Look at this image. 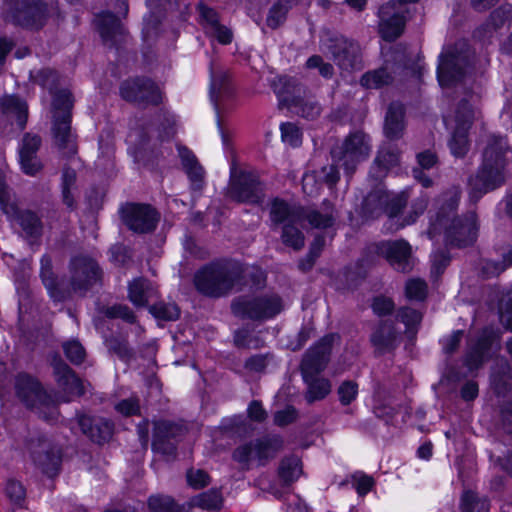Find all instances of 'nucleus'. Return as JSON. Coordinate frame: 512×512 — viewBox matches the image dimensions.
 I'll return each mask as SVG.
<instances>
[{"instance_id":"1","label":"nucleus","mask_w":512,"mask_h":512,"mask_svg":"<svg viewBox=\"0 0 512 512\" xmlns=\"http://www.w3.org/2000/svg\"><path fill=\"white\" fill-rule=\"evenodd\" d=\"M461 191L452 188L444 192L436 200V212L431 217L427 234L430 239L444 233L447 245L457 248L472 245L477 239L478 222L475 212L470 211L463 216H457Z\"/></svg>"},{"instance_id":"2","label":"nucleus","mask_w":512,"mask_h":512,"mask_svg":"<svg viewBox=\"0 0 512 512\" xmlns=\"http://www.w3.org/2000/svg\"><path fill=\"white\" fill-rule=\"evenodd\" d=\"M196 290L210 298H221L245 286V266L232 259H219L202 266L194 275Z\"/></svg>"},{"instance_id":"3","label":"nucleus","mask_w":512,"mask_h":512,"mask_svg":"<svg viewBox=\"0 0 512 512\" xmlns=\"http://www.w3.org/2000/svg\"><path fill=\"white\" fill-rule=\"evenodd\" d=\"M508 150L506 137H488L483 152V163L477 173L469 179V195L472 201H478L484 194L504 184Z\"/></svg>"},{"instance_id":"4","label":"nucleus","mask_w":512,"mask_h":512,"mask_svg":"<svg viewBox=\"0 0 512 512\" xmlns=\"http://www.w3.org/2000/svg\"><path fill=\"white\" fill-rule=\"evenodd\" d=\"M73 96L68 90H59L52 97V133L58 149L65 157L77 153L76 135L72 132Z\"/></svg>"},{"instance_id":"5","label":"nucleus","mask_w":512,"mask_h":512,"mask_svg":"<svg viewBox=\"0 0 512 512\" xmlns=\"http://www.w3.org/2000/svg\"><path fill=\"white\" fill-rule=\"evenodd\" d=\"M283 310V299L277 293L241 295L231 302V311L234 316L255 322L273 319Z\"/></svg>"},{"instance_id":"6","label":"nucleus","mask_w":512,"mask_h":512,"mask_svg":"<svg viewBox=\"0 0 512 512\" xmlns=\"http://www.w3.org/2000/svg\"><path fill=\"white\" fill-rule=\"evenodd\" d=\"M15 392L27 408L36 411L46 422L53 423L57 420L59 413L55 401L36 378L27 373L18 374Z\"/></svg>"},{"instance_id":"7","label":"nucleus","mask_w":512,"mask_h":512,"mask_svg":"<svg viewBox=\"0 0 512 512\" xmlns=\"http://www.w3.org/2000/svg\"><path fill=\"white\" fill-rule=\"evenodd\" d=\"M283 446L284 441L280 435H265L236 447L232 459L239 463L243 470L250 469L252 460H256L259 466H265Z\"/></svg>"},{"instance_id":"8","label":"nucleus","mask_w":512,"mask_h":512,"mask_svg":"<svg viewBox=\"0 0 512 512\" xmlns=\"http://www.w3.org/2000/svg\"><path fill=\"white\" fill-rule=\"evenodd\" d=\"M370 151V137L361 131H355L331 149V156L342 165L346 175L351 177L358 164L369 157Z\"/></svg>"},{"instance_id":"9","label":"nucleus","mask_w":512,"mask_h":512,"mask_svg":"<svg viewBox=\"0 0 512 512\" xmlns=\"http://www.w3.org/2000/svg\"><path fill=\"white\" fill-rule=\"evenodd\" d=\"M227 195L238 203L261 205L266 197V185L254 172L232 170Z\"/></svg>"},{"instance_id":"10","label":"nucleus","mask_w":512,"mask_h":512,"mask_svg":"<svg viewBox=\"0 0 512 512\" xmlns=\"http://www.w3.org/2000/svg\"><path fill=\"white\" fill-rule=\"evenodd\" d=\"M70 293L85 296L87 292L102 280V270L91 257L77 255L69 263Z\"/></svg>"},{"instance_id":"11","label":"nucleus","mask_w":512,"mask_h":512,"mask_svg":"<svg viewBox=\"0 0 512 512\" xmlns=\"http://www.w3.org/2000/svg\"><path fill=\"white\" fill-rule=\"evenodd\" d=\"M322 45L341 70L353 71L363 67L361 47L353 39L343 35H331L323 40Z\"/></svg>"},{"instance_id":"12","label":"nucleus","mask_w":512,"mask_h":512,"mask_svg":"<svg viewBox=\"0 0 512 512\" xmlns=\"http://www.w3.org/2000/svg\"><path fill=\"white\" fill-rule=\"evenodd\" d=\"M302 474L301 459L295 455L284 457L278 467V477L281 484L273 482L268 475H261L255 480V486L262 491L273 495L277 499H281L287 492L288 488L296 482Z\"/></svg>"},{"instance_id":"13","label":"nucleus","mask_w":512,"mask_h":512,"mask_svg":"<svg viewBox=\"0 0 512 512\" xmlns=\"http://www.w3.org/2000/svg\"><path fill=\"white\" fill-rule=\"evenodd\" d=\"M419 0L389 1L382 5L378 11L379 33L385 41H394L404 31L408 3H418Z\"/></svg>"},{"instance_id":"14","label":"nucleus","mask_w":512,"mask_h":512,"mask_svg":"<svg viewBox=\"0 0 512 512\" xmlns=\"http://www.w3.org/2000/svg\"><path fill=\"white\" fill-rule=\"evenodd\" d=\"M7 19L14 24L39 29L44 25L47 10L41 0H6Z\"/></svg>"},{"instance_id":"15","label":"nucleus","mask_w":512,"mask_h":512,"mask_svg":"<svg viewBox=\"0 0 512 512\" xmlns=\"http://www.w3.org/2000/svg\"><path fill=\"white\" fill-rule=\"evenodd\" d=\"M119 213L124 225L137 234L153 232L160 219L157 210L149 204L126 203L120 207Z\"/></svg>"},{"instance_id":"16","label":"nucleus","mask_w":512,"mask_h":512,"mask_svg":"<svg viewBox=\"0 0 512 512\" xmlns=\"http://www.w3.org/2000/svg\"><path fill=\"white\" fill-rule=\"evenodd\" d=\"M0 206L6 214L12 215L29 238H39L42 235V222L38 215L30 210H19L11 202L10 189L5 178L0 174Z\"/></svg>"},{"instance_id":"17","label":"nucleus","mask_w":512,"mask_h":512,"mask_svg":"<svg viewBox=\"0 0 512 512\" xmlns=\"http://www.w3.org/2000/svg\"><path fill=\"white\" fill-rule=\"evenodd\" d=\"M375 253L398 272L409 273L414 268L416 259L412 247L404 239L378 242L375 244Z\"/></svg>"},{"instance_id":"18","label":"nucleus","mask_w":512,"mask_h":512,"mask_svg":"<svg viewBox=\"0 0 512 512\" xmlns=\"http://www.w3.org/2000/svg\"><path fill=\"white\" fill-rule=\"evenodd\" d=\"M30 457L41 471L53 477L58 474L61 465L59 449L44 436L31 438L27 443Z\"/></svg>"},{"instance_id":"19","label":"nucleus","mask_w":512,"mask_h":512,"mask_svg":"<svg viewBox=\"0 0 512 512\" xmlns=\"http://www.w3.org/2000/svg\"><path fill=\"white\" fill-rule=\"evenodd\" d=\"M120 95L125 101L139 105H158L162 100L159 87L151 79L145 77L123 81L120 85Z\"/></svg>"},{"instance_id":"20","label":"nucleus","mask_w":512,"mask_h":512,"mask_svg":"<svg viewBox=\"0 0 512 512\" xmlns=\"http://www.w3.org/2000/svg\"><path fill=\"white\" fill-rule=\"evenodd\" d=\"M340 340L337 333H329L320 338L303 355L301 373H321L327 366L333 345Z\"/></svg>"},{"instance_id":"21","label":"nucleus","mask_w":512,"mask_h":512,"mask_svg":"<svg viewBox=\"0 0 512 512\" xmlns=\"http://www.w3.org/2000/svg\"><path fill=\"white\" fill-rule=\"evenodd\" d=\"M469 61L466 57L449 51L439 56L437 78L439 84L449 87L460 81L465 74Z\"/></svg>"},{"instance_id":"22","label":"nucleus","mask_w":512,"mask_h":512,"mask_svg":"<svg viewBox=\"0 0 512 512\" xmlns=\"http://www.w3.org/2000/svg\"><path fill=\"white\" fill-rule=\"evenodd\" d=\"M183 434V427L171 421L160 420L154 423L152 449L166 456L176 453V439Z\"/></svg>"},{"instance_id":"23","label":"nucleus","mask_w":512,"mask_h":512,"mask_svg":"<svg viewBox=\"0 0 512 512\" xmlns=\"http://www.w3.org/2000/svg\"><path fill=\"white\" fill-rule=\"evenodd\" d=\"M407 198L405 195H395L390 197L387 193L377 191L370 193L364 201V209L368 211L371 216H379L384 212L389 218H394L400 214L402 209L406 206Z\"/></svg>"},{"instance_id":"24","label":"nucleus","mask_w":512,"mask_h":512,"mask_svg":"<svg viewBox=\"0 0 512 512\" xmlns=\"http://www.w3.org/2000/svg\"><path fill=\"white\" fill-rule=\"evenodd\" d=\"M53 369L57 384L61 389V395L59 396L61 402L68 403L73 398L84 395L85 389L82 381L65 362L55 360Z\"/></svg>"},{"instance_id":"25","label":"nucleus","mask_w":512,"mask_h":512,"mask_svg":"<svg viewBox=\"0 0 512 512\" xmlns=\"http://www.w3.org/2000/svg\"><path fill=\"white\" fill-rule=\"evenodd\" d=\"M78 425L82 433L91 441L102 445L109 442L114 433V423L100 416L77 413Z\"/></svg>"},{"instance_id":"26","label":"nucleus","mask_w":512,"mask_h":512,"mask_svg":"<svg viewBox=\"0 0 512 512\" xmlns=\"http://www.w3.org/2000/svg\"><path fill=\"white\" fill-rule=\"evenodd\" d=\"M303 215L304 207L301 205L291 204L278 197L271 200L269 219L274 231L290 223H301Z\"/></svg>"},{"instance_id":"27","label":"nucleus","mask_w":512,"mask_h":512,"mask_svg":"<svg viewBox=\"0 0 512 512\" xmlns=\"http://www.w3.org/2000/svg\"><path fill=\"white\" fill-rule=\"evenodd\" d=\"M400 333L392 320H381L374 327L370 342L379 355L393 352L400 344Z\"/></svg>"},{"instance_id":"28","label":"nucleus","mask_w":512,"mask_h":512,"mask_svg":"<svg viewBox=\"0 0 512 512\" xmlns=\"http://www.w3.org/2000/svg\"><path fill=\"white\" fill-rule=\"evenodd\" d=\"M197 10L200 17V24L207 35L215 38L223 45L232 42L233 33L227 26L221 24L219 14L216 10L204 3H199Z\"/></svg>"},{"instance_id":"29","label":"nucleus","mask_w":512,"mask_h":512,"mask_svg":"<svg viewBox=\"0 0 512 512\" xmlns=\"http://www.w3.org/2000/svg\"><path fill=\"white\" fill-rule=\"evenodd\" d=\"M94 22L106 45L116 46L123 41L125 29L120 20L113 13H99L96 15Z\"/></svg>"},{"instance_id":"30","label":"nucleus","mask_w":512,"mask_h":512,"mask_svg":"<svg viewBox=\"0 0 512 512\" xmlns=\"http://www.w3.org/2000/svg\"><path fill=\"white\" fill-rule=\"evenodd\" d=\"M337 217V210L329 200H324L319 207H304L303 220H306L314 229L333 227Z\"/></svg>"},{"instance_id":"31","label":"nucleus","mask_w":512,"mask_h":512,"mask_svg":"<svg viewBox=\"0 0 512 512\" xmlns=\"http://www.w3.org/2000/svg\"><path fill=\"white\" fill-rule=\"evenodd\" d=\"M271 87L277 95L279 106L290 108L297 104L298 98L301 97L302 86L293 77L279 76L276 77Z\"/></svg>"},{"instance_id":"32","label":"nucleus","mask_w":512,"mask_h":512,"mask_svg":"<svg viewBox=\"0 0 512 512\" xmlns=\"http://www.w3.org/2000/svg\"><path fill=\"white\" fill-rule=\"evenodd\" d=\"M40 277L54 301L61 302L70 296L69 291L59 287L57 277L53 272L52 259L47 254L43 255L40 260Z\"/></svg>"},{"instance_id":"33","label":"nucleus","mask_w":512,"mask_h":512,"mask_svg":"<svg viewBox=\"0 0 512 512\" xmlns=\"http://www.w3.org/2000/svg\"><path fill=\"white\" fill-rule=\"evenodd\" d=\"M405 108L399 102H392L387 109L384 134L390 140L400 139L405 129Z\"/></svg>"},{"instance_id":"34","label":"nucleus","mask_w":512,"mask_h":512,"mask_svg":"<svg viewBox=\"0 0 512 512\" xmlns=\"http://www.w3.org/2000/svg\"><path fill=\"white\" fill-rule=\"evenodd\" d=\"M319 374L301 373L303 381L307 385L305 399L309 404L324 399L331 392V382L320 377Z\"/></svg>"},{"instance_id":"35","label":"nucleus","mask_w":512,"mask_h":512,"mask_svg":"<svg viewBox=\"0 0 512 512\" xmlns=\"http://www.w3.org/2000/svg\"><path fill=\"white\" fill-rule=\"evenodd\" d=\"M491 345V338L489 336L482 335L477 339L475 345L468 350L464 358V365L470 372H473L482 366L491 349Z\"/></svg>"},{"instance_id":"36","label":"nucleus","mask_w":512,"mask_h":512,"mask_svg":"<svg viewBox=\"0 0 512 512\" xmlns=\"http://www.w3.org/2000/svg\"><path fill=\"white\" fill-rule=\"evenodd\" d=\"M394 72L391 71L390 61L386 59L382 67L364 73L360 79V84L367 89L382 88L392 83Z\"/></svg>"},{"instance_id":"37","label":"nucleus","mask_w":512,"mask_h":512,"mask_svg":"<svg viewBox=\"0 0 512 512\" xmlns=\"http://www.w3.org/2000/svg\"><path fill=\"white\" fill-rule=\"evenodd\" d=\"M155 294L156 290L152 284L144 278L134 279L128 286V297L135 306L147 305Z\"/></svg>"},{"instance_id":"38","label":"nucleus","mask_w":512,"mask_h":512,"mask_svg":"<svg viewBox=\"0 0 512 512\" xmlns=\"http://www.w3.org/2000/svg\"><path fill=\"white\" fill-rule=\"evenodd\" d=\"M1 108L5 113L16 115L17 124L24 129L28 118V107L25 101L15 95L4 96L0 101Z\"/></svg>"},{"instance_id":"39","label":"nucleus","mask_w":512,"mask_h":512,"mask_svg":"<svg viewBox=\"0 0 512 512\" xmlns=\"http://www.w3.org/2000/svg\"><path fill=\"white\" fill-rule=\"evenodd\" d=\"M300 223H290L281 227L280 239L282 243L295 251L301 250L305 245V236L298 227Z\"/></svg>"},{"instance_id":"40","label":"nucleus","mask_w":512,"mask_h":512,"mask_svg":"<svg viewBox=\"0 0 512 512\" xmlns=\"http://www.w3.org/2000/svg\"><path fill=\"white\" fill-rule=\"evenodd\" d=\"M399 157L400 153L396 146L384 144L378 150L374 165L380 172H385L399 163Z\"/></svg>"},{"instance_id":"41","label":"nucleus","mask_w":512,"mask_h":512,"mask_svg":"<svg viewBox=\"0 0 512 512\" xmlns=\"http://www.w3.org/2000/svg\"><path fill=\"white\" fill-rule=\"evenodd\" d=\"M77 174L70 167H64L61 176V192L63 203L73 210L76 206L72 190L76 187Z\"/></svg>"},{"instance_id":"42","label":"nucleus","mask_w":512,"mask_h":512,"mask_svg":"<svg viewBox=\"0 0 512 512\" xmlns=\"http://www.w3.org/2000/svg\"><path fill=\"white\" fill-rule=\"evenodd\" d=\"M467 123L464 126H456L448 143L451 153L455 157H464L469 149Z\"/></svg>"},{"instance_id":"43","label":"nucleus","mask_w":512,"mask_h":512,"mask_svg":"<svg viewBox=\"0 0 512 512\" xmlns=\"http://www.w3.org/2000/svg\"><path fill=\"white\" fill-rule=\"evenodd\" d=\"M233 93V88L230 82V77L227 73H220L211 78L210 95L214 101L215 106H218V101L222 97H230Z\"/></svg>"},{"instance_id":"44","label":"nucleus","mask_w":512,"mask_h":512,"mask_svg":"<svg viewBox=\"0 0 512 512\" xmlns=\"http://www.w3.org/2000/svg\"><path fill=\"white\" fill-rule=\"evenodd\" d=\"M512 266V247L508 248L503 254L501 261L484 260L481 266V273L485 278H491L500 275L507 268Z\"/></svg>"},{"instance_id":"45","label":"nucleus","mask_w":512,"mask_h":512,"mask_svg":"<svg viewBox=\"0 0 512 512\" xmlns=\"http://www.w3.org/2000/svg\"><path fill=\"white\" fill-rule=\"evenodd\" d=\"M291 9L289 0H278L268 11L266 24L271 29H277L286 21L287 14Z\"/></svg>"},{"instance_id":"46","label":"nucleus","mask_w":512,"mask_h":512,"mask_svg":"<svg viewBox=\"0 0 512 512\" xmlns=\"http://www.w3.org/2000/svg\"><path fill=\"white\" fill-rule=\"evenodd\" d=\"M192 504L203 510H219L222 506V496L218 490L210 489L194 497Z\"/></svg>"},{"instance_id":"47","label":"nucleus","mask_w":512,"mask_h":512,"mask_svg":"<svg viewBox=\"0 0 512 512\" xmlns=\"http://www.w3.org/2000/svg\"><path fill=\"white\" fill-rule=\"evenodd\" d=\"M488 499L479 498L476 493L466 491L461 498L460 512H489Z\"/></svg>"},{"instance_id":"48","label":"nucleus","mask_w":512,"mask_h":512,"mask_svg":"<svg viewBox=\"0 0 512 512\" xmlns=\"http://www.w3.org/2000/svg\"><path fill=\"white\" fill-rule=\"evenodd\" d=\"M148 507L151 512H182L184 510L172 497L161 494L151 495L148 499Z\"/></svg>"},{"instance_id":"49","label":"nucleus","mask_w":512,"mask_h":512,"mask_svg":"<svg viewBox=\"0 0 512 512\" xmlns=\"http://www.w3.org/2000/svg\"><path fill=\"white\" fill-rule=\"evenodd\" d=\"M149 312L157 319L175 321L180 316V309L175 303L157 302L149 307Z\"/></svg>"},{"instance_id":"50","label":"nucleus","mask_w":512,"mask_h":512,"mask_svg":"<svg viewBox=\"0 0 512 512\" xmlns=\"http://www.w3.org/2000/svg\"><path fill=\"white\" fill-rule=\"evenodd\" d=\"M289 110L303 118L314 120L320 115L321 106L314 100H305L299 97L297 104L291 106Z\"/></svg>"},{"instance_id":"51","label":"nucleus","mask_w":512,"mask_h":512,"mask_svg":"<svg viewBox=\"0 0 512 512\" xmlns=\"http://www.w3.org/2000/svg\"><path fill=\"white\" fill-rule=\"evenodd\" d=\"M397 318L405 325L406 332L410 334L416 333L417 327L422 320V315L416 309L410 307H402L397 313Z\"/></svg>"},{"instance_id":"52","label":"nucleus","mask_w":512,"mask_h":512,"mask_svg":"<svg viewBox=\"0 0 512 512\" xmlns=\"http://www.w3.org/2000/svg\"><path fill=\"white\" fill-rule=\"evenodd\" d=\"M273 360L272 353L255 354L245 360L244 368L252 373H263Z\"/></svg>"},{"instance_id":"53","label":"nucleus","mask_w":512,"mask_h":512,"mask_svg":"<svg viewBox=\"0 0 512 512\" xmlns=\"http://www.w3.org/2000/svg\"><path fill=\"white\" fill-rule=\"evenodd\" d=\"M282 141L291 147H299L302 143V132L300 128L291 122L280 125Z\"/></svg>"},{"instance_id":"54","label":"nucleus","mask_w":512,"mask_h":512,"mask_svg":"<svg viewBox=\"0 0 512 512\" xmlns=\"http://www.w3.org/2000/svg\"><path fill=\"white\" fill-rule=\"evenodd\" d=\"M499 319L506 330L512 332V291L505 293L499 301Z\"/></svg>"},{"instance_id":"55","label":"nucleus","mask_w":512,"mask_h":512,"mask_svg":"<svg viewBox=\"0 0 512 512\" xmlns=\"http://www.w3.org/2000/svg\"><path fill=\"white\" fill-rule=\"evenodd\" d=\"M42 145V139L38 134L25 133L18 147L19 155H37Z\"/></svg>"},{"instance_id":"56","label":"nucleus","mask_w":512,"mask_h":512,"mask_svg":"<svg viewBox=\"0 0 512 512\" xmlns=\"http://www.w3.org/2000/svg\"><path fill=\"white\" fill-rule=\"evenodd\" d=\"M30 77L34 83L50 91L56 87L58 81L57 72L49 68L38 70L35 74L31 72Z\"/></svg>"},{"instance_id":"57","label":"nucleus","mask_w":512,"mask_h":512,"mask_svg":"<svg viewBox=\"0 0 512 512\" xmlns=\"http://www.w3.org/2000/svg\"><path fill=\"white\" fill-rule=\"evenodd\" d=\"M21 171L28 176L35 177L43 169V164L37 155H19Z\"/></svg>"},{"instance_id":"58","label":"nucleus","mask_w":512,"mask_h":512,"mask_svg":"<svg viewBox=\"0 0 512 512\" xmlns=\"http://www.w3.org/2000/svg\"><path fill=\"white\" fill-rule=\"evenodd\" d=\"M337 394L342 405H350L358 396V384L352 380H345L338 387Z\"/></svg>"},{"instance_id":"59","label":"nucleus","mask_w":512,"mask_h":512,"mask_svg":"<svg viewBox=\"0 0 512 512\" xmlns=\"http://www.w3.org/2000/svg\"><path fill=\"white\" fill-rule=\"evenodd\" d=\"M405 293L410 300L422 301L427 296V284L421 279H410L406 283Z\"/></svg>"},{"instance_id":"60","label":"nucleus","mask_w":512,"mask_h":512,"mask_svg":"<svg viewBox=\"0 0 512 512\" xmlns=\"http://www.w3.org/2000/svg\"><path fill=\"white\" fill-rule=\"evenodd\" d=\"M5 494L14 505L21 506L25 501L26 490L21 482L10 479L6 483Z\"/></svg>"},{"instance_id":"61","label":"nucleus","mask_w":512,"mask_h":512,"mask_svg":"<svg viewBox=\"0 0 512 512\" xmlns=\"http://www.w3.org/2000/svg\"><path fill=\"white\" fill-rule=\"evenodd\" d=\"M104 314L106 317L114 319V318H120L127 323H134L136 321V317L133 313V311L126 305H113L110 307H107L104 310Z\"/></svg>"},{"instance_id":"62","label":"nucleus","mask_w":512,"mask_h":512,"mask_svg":"<svg viewBox=\"0 0 512 512\" xmlns=\"http://www.w3.org/2000/svg\"><path fill=\"white\" fill-rule=\"evenodd\" d=\"M65 356L73 364H81L85 358V350L78 341H68L63 344Z\"/></svg>"},{"instance_id":"63","label":"nucleus","mask_w":512,"mask_h":512,"mask_svg":"<svg viewBox=\"0 0 512 512\" xmlns=\"http://www.w3.org/2000/svg\"><path fill=\"white\" fill-rule=\"evenodd\" d=\"M306 67L309 69H318L322 77L330 79L334 75V67L328 62H324L319 55H312L306 61Z\"/></svg>"},{"instance_id":"64","label":"nucleus","mask_w":512,"mask_h":512,"mask_svg":"<svg viewBox=\"0 0 512 512\" xmlns=\"http://www.w3.org/2000/svg\"><path fill=\"white\" fill-rule=\"evenodd\" d=\"M186 478L189 486L194 489H201L210 483V476L202 469H189Z\"/></svg>"}]
</instances>
